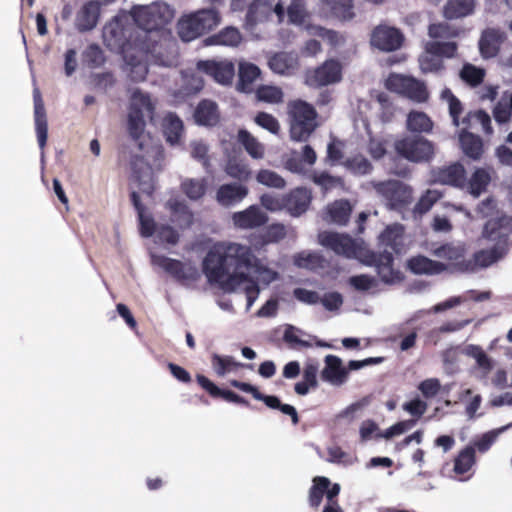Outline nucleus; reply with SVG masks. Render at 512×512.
Masks as SVG:
<instances>
[{
  "label": "nucleus",
  "mask_w": 512,
  "mask_h": 512,
  "mask_svg": "<svg viewBox=\"0 0 512 512\" xmlns=\"http://www.w3.org/2000/svg\"><path fill=\"white\" fill-rule=\"evenodd\" d=\"M475 462V449L472 446H467L455 457L454 472L463 475L471 469Z\"/></svg>",
  "instance_id": "8fccbe9b"
},
{
  "label": "nucleus",
  "mask_w": 512,
  "mask_h": 512,
  "mask_svg": "<svg viewBox=\"0 0 512 512\" xmlns=\"http://www.w3.org/2000/svg\"><path fill=\"white\" fill-rule=\"evenodd\" d=\"M155 47L153 48L148 40H142L139 43H135V49L131 50L122 55L127 69L128 78L132 82H142L146 79L148 74V66L146 61L148 60V53H154Z\"/></svg>",
  "instance_id": "9b49d317"
},
{
  "label": "nucleus",
  "mask_w": 512,
  "mask_h": 512,
  "mask_svg": "<svg viewBox=\"0 0 512 512\" xmlns=\"http://www.w3.org/2000/svg\"><path fill=\"white\" fill-rule=\"evenodd\" d=\"M148 43L154 48V53H148V57L150 56L154 63L165 66L172 67L177 65L178 63V50L177 45L173 41H165L161 43L151 42L148 39Z\"/></svg>",
  "instance_id": "393cba45"
},
{
  "label": "nucleus",
  "mask_w": 512,
  "mask_h": 512,
  "mask_svg": "<svg viewBox=\"0 0 512 512\" xmlns=\"http://www.w3.org/2000/svg\"><path fill=\"white\" fill-rule=\"evenodd\" d=\"M403 42L404 35L399 29L384 24L376 26L370 36L371 46L384 52L400 49Z\"/></svg>",
  "instance_id": "dca6fc26"
},
{
  "label": "nucleus",
  "mask_w": 512,
  "mask_h": 512,
  "mask_svg": "<svg viewBox=\"0 0 512 512\" xmlns=\"http://www.w3.org/2000/svg\"><path fill=\"white\" fill-rule=\"evenodd\" d=\"M505 39L504 33L499 29H485L479 40V50L483 58L489 59L498 55L501 44Z\"/></svg>",
  "instance_id": "cd10ccee"
},
{
  "label": "nucleus",
  "mask_w": 512,
  "mask_h": 512,
  "mask_svg": "<svg viewBox=\"0 0 512 512\" xmlns=\"http://www.w3.org/2000/svg\"><path fill=\"white\" fill-rule=\"evenodd\" d=\"M436 181L441 184L450 185L455 188L465 189V168L460 163H453L449 166L440 168L436 173Z\"/></svg>",
  "instance_id": "7c9ffc66"
},
{
  "label": "nucleus",
  "mask_w": 512,
  "mask_h": 512,
  "mask_svg": "<svg viewBox=\"0 0 512 512\" xmlns=\"http://www.w3.org/2000/svg\"><path fill=\"white\" fill-rule=\"evenodd\" d=\"M265 270L251 247L235 242H216L203 260V272L210 283L221 285L226 291L235 290L241 283L245 287L247 308L258 298L260 289L251 273L260 274Z\"/></svg>",
  "instance_id": "f257e3e1"
},
{
  "label": "nucleus",
  "mask_w": 512,
  "mask_h": 512,
  "mask_svg": "<svg viewBox=\"0 0 512 512\" xmlns=\"http://www.w3.org/2000/svg\"><path fill=\"white\" fill-rule=\"evenodd\" d=\"M363 263L375 267L379 278L386 284L399 283L404 279L401 271L394 268V257L389 251L375 252L368 250L364 255Z\"/></svg>",
  "instance_id": "9d476101"
},
{
  "label": "nucleus",
  "mask_w": 512,
  "mask_h": 512,
  "mask_svg": "<svg viewBox=\"0 0 512 512\" xmlns=\"http://www.w3.org/2000/svg\"><path fill=\"white\" fill-rule=\"evenodd\" d=\"M286 12L289 22L294 25H303L310 17L306 0H290Z\"/></svg>",
  "instance_id": "09e8293b"
},
{
  "label": "nucleus",
  "mask_w": 512,
  "mask_h": 512,
  "mask_svg": "<svg viewBox=\"0 0 512 512\" xmlns=\"http://www.w3.org/2000/svg\"><path fill=\"white\" fill-rule=\"evenodd\" d=\"M325 367L321 371V378L334 385H341L348 379V370L343 366L342 360L335 355H327L324 359Z\"/></svg>",
  "instance_id": "c85d7f7f"
},
{
  "label": "nucleus",
  "mask_w": 512,
  "mask_h": 512,
  "mask_svg": "<svg viewBox=\"0 0 512 512\" xmlns=\"http://www.w3.org/2000/svg\"><path fill=\"white\" fill-rule=\"evenodd\" d=\"M385 86L389 91L403 95L416 102H425L429 97L424 83L413 77L390 74Z\"/></svg>",
  "instance_id": "f8f14e48"
},
{
  "label": "nucleus",
  "mask_w": 512,
  "mask_h": 512,
  "mask_svg": "<svg viewBox=\"0 0 512 512\" xmlns=\"http://www.w3.org/2000/svg\"><path fill=\"white\" fill-rule=\"evenodd\" d=\"M132 180L140 191L151 196L155 190L154 174L151 165L141 155H133L130 160Z\"/></svg>",
  "instance_id": "6ab92c4d"
},
{
  "label": "nucleus",
  "mask_w": 512,
  "mask_h": 512,
  "mask_svg": "<svg viewBox=\"0 0 512 512\" xmlns=\"http://www.w3.org/2000/svg\"><path fill=\"white\" fill-rule=\"evenodd\" d=\"M302 333L300 329L292 325H287L283 334V341L293 349L311 347L312 344L309 341L300 338L299 334Z\"/></svg>",
  "instance_id": "69168bd1"
},
{
  "label": "nucleus",
  "mask_w": 512,
  "mask_h": 512,
  "mask_svg": "<svg viewBox=\"0 0 512 512\" xmlns=\"http://www.w3.org/2000/svg\"><path fill=\"white\" fill-rule=\"evenodd\" d=\"M329 7L331 14L341 20L350 21L355 17L353 0H321Z\"/></svg>",
  "instance_id": "c03bdc74"
},
{
  "label": "nucleus",
  "mask_w": 512,
  "mask_h": 512,
  "mask_svg": "<svg viewBox=\"0 0 512 512\" xmlns=\"http://www.w3.org/2000/svg\"><path fill=\"white\" fill-rule=\"evenodd\" d=\"M507 254L497 248L491 247L476 251L471 258H467L464 266L466 273H474L479 269L487 268L503 259Z\"/></svg>",
  "instance_id": "5701e85b"
},
{
  "label": "nucleus",
  "mask_w": 512,
  "mask_h": 512,
  "mask_svg": "<svg viewBox=\"0 0 512 512\" xmlns=\"http://www.w3.org/2000/svg\"><path fill=\"white\" fill-rule=\"evenodd\" d=\"M433 121L422 111L412 110L407 115L406 127L414 133H430L433 129Z\"/></svg>",
  "instance_id": "37998d69"
},
{
  "label": "nucleus",
  "mask_w": 512,
  "mask_h": 512,
  "mask_svg": "<svg viewBox=\"0 0 512 512\" xmlns=\"http://www.w3.org/2000/svg\"><path fill=\"white\" fill-rule=\"evenodd\" d=\"M221 22V15L216 9H201L182 17L177 24L181 40L190 42L210 32Z\"/></svg>",
  "instance_id": "20e7f679"
},
{
  "label": "nucleus",
  "mask_w": 512,
  "mask_h": 512,
  "mask_svg": "<svg viewBox=\"0 0 512 512\" xmlns=\"http://www.w3.org/2000/svg\"><path fill=\"white\" fill-rule=\"evenodd\" d=\"M235 227L240 229H254L265 225L268 216L257 205H251L243 211L235 212L232 215Z\"/></svg>",
  "instance_id": "4be33fe9"
},
{
  "label": "nucleus",
  "mask_w": 512,
  "mask_h": 512,
  "mask_svg": "<svg viewBox=\"0 0 512 512\" xmlns=\"http://www.w3.org/2000/svg\"><path fill=\"white\" fill-rule=\"evenodd\" d=\"M130 198L138 214L141 235L146 238L151 237L156 231V223L154 219L149 215H145V207L136 191H133L130 194Z\"/></svg>",
  "instance_id": "a19ab883"
},
{
  "label": "nucleus",
  "mask_w": 512,
  "mask_h": 512,
  "mask_svg": "<svg viewBox=\"0 0 512 512\" xmlns=\"http://www.w3.org/2000/svg\"><path fill=\"white\" fill-rule=\"evenodd\" d=\"M511 424L497 428L484 433L479 439L474 442V449L476 448L479 452H487L491 446L495 443L501 433L508 429Z\"/></svg>",
  "instance_id": "e2e57ef3"
},
{
  "label": "nucleus",
  "mask_w": 512,
  "mask_h": 512,
  "mask_svg": "<svg viewBox=\"0 0 512 512\" xmlns=\"http://www.w3.org/2000/svg\"><path fill=\"white\" fill-rule=\"evenodd\" d=\"M34 119H35V130L37 134V140L39 147L43 149L46 146L48 138V123L45 111L44 102L41 93L38 89L34 90Z\"/></svg>",
  "instance_id": "c756f323"
},
{
  "label": "nucleus",
  "mask_w": 512,
  "mask_h": 512,
  "mask_svg": "<svg viewBox=\"0 0 512 512\" xmlns=\"http://www.w3.org/2000/svg\"><path fill=\"white\" fill-rule=\"evenodd\" d=\"M238 141L243 145L246 152L254 159H261L264 156L263 145L247 130L238 131Z\"/></svg>",
  "instance_id": "de8ad7c7"
},
{
  "label": "nucleus",
  "mask_w": 512,
  "mask_h": 512,
  "mask_svg": "<svg viewBox=\"0 0 512 512\" xmlns=\"http://www.w3.org/2000/svg\"><path fill=\"white\" fill-rule=\"evenodd\" d=\"M196 71L210 77L214 82L229 86L235 76V65L231 60L206 59L196 62Z\"/></svg>",
  "instance_id": "4468645a"
},
{
  "label": "nucleus",
  "mask_w": 512,
  "mask_h": 512,
  "mask_svg": "<svg viewBox=\"0 0 512 512\" xmlns=\"http://www.w3.org/2000/svg\"><path fill=\"white\" fill-rule=\"evenodd\" d=\"M293 57L286 52H278L273 54L269 60V68L277 74H286L294 68Z\"/></svg>",
  "instance_id": "864d4df0"
},
{
  "label": "nucleus",
  "mask_w": 512,
  "mask_h": 512,
  "mask_svg": "<svg viewBox=\"0 0 512 512\" xmlns=\"http://www.w3.org/2000/svg\"><path fill=\"white\" fill-rule=\"evenodd\" d=\"M163 134L166 141L172 145L178 144L184 131L183 121L173 112H169L163 118Z\"/></svg>",
  "instance_id": "58836bf2"
},
{
  "label": "nucleus",
  "mask_w": 512,
  "mask_h": 512,
  "mask_svg": "<svg viewBox=\"0 0 512 512\" xmlns=\"http://www.w3.org/2000/svg\"><path fill=\"white\" fill-rule=\"evenodd\" d=\"M194 118L199 125L208 127L216 126L220 121V112L217 103L209 99L201 100L195 109Z\"/></svg>",
  "instance_id": "72a5a7b5"
},
{
  "label": "nucleus",
  "mask_w": 512,
  "mask_h": 512,
  "mask_svg": "<svg viewBox=\"0 0 512 512\" xmlns=\"http://www.w3.org/2000/svg\"><path fill=\"white\" fill-rule=\"evenodd\" d=\"M461 79L472 87L480 85L485 77V71L472 64H465L460 71Z\"/></svg>",
  "instance_id": "680f3d73"
},
{
  "label": "nucleus",
  "mask_w": 512,
  "mask_h": 512,
  "mask_svg": "<svg viewBox=\"0 0 512 512\" xmlns=\"http://www.w3.org/2000/svg\"><path fill=\"white\" fill-rule=\"evenodd\" d=\"M442 97L446 98L449 103V114L452 118V122L455 126L462 124L459 117L463 111L462 103L460 100L451 92L450 89H445L442 92Z\"/></svg>",
  "instance_id": "338daca9"
},
{
  "label": "nucleus",
  "mask_w": 512,
  "mask_h": 512,
  "mask_svg": "<svg viewBox=\"0 0 512 512\" xmlns=\"http://www.w3.org/2000/svg\"><path fill=\"white\" fill-rule=\"evenodd\" d=\"M289 136L295 142H307L319 127L318 113L313 105L301 100H291L287 104Z\"/></svg>",
  "instance_id": "f03ea898"
},
{
  "label": "nucleus",
  "mask_w": 512,
  "mask_h": 512,
  "mask_svg": "<svg viewBox=\"0 0 512 512\" xmlns=\"http://www.w3.org/2000/svg\"><path fill=\"white\" fill-rule=\"evenodd\" d=\"M407 266L416 275H438L448 271V266L445 263L432 260L424 255L411 257L407 261Z\"/></svg>",
  "instance_id": "a878e982"
},
{
  "label": "nucleus",
  "mask_w": 512,
  "mask_h": 512,
  "mask_svg": "<svg viewBox=\"0 0 512 512\" xmlns=\"http://www.w3.org/2000/svg\"><path fill=\"white\" fill-rule=\"evenodd\" d=\"M461 148L466 156L473 160H479L484 152L483 141L480 136L468 132L465 127L459 135Z\"/></svg>",
  "instance_id": "4c0bfd02"
},
{
  "label": "nucleus",
  "mask_w": 512,
  "mask_h": 512,
  "mask_svg": "<svg viewBox=\"0 0 512 512\" xmlns=\"http://www.w3.org/2000/svg\"><path fill=\"white\" fill-rule=\"evenodd\" d=\"M342 65L337 59H327L320 66L308 70L305 82L310 87H324L342 80Z\"/></svg>",
  "instance_id": "ddd939ff"
},
{
  "label": "nucleus",
  "mask_w": 512,
  "mask_h": 512,
  "mask_svg": "<svg viewBox=\"0 0 512 512\" xmlns=\"http://www.w3.org/2000/svg\"><path fill=\"white\" fill-rule=\"evenodd\" d=\"M227 174L240 181H246L250 178L251 172L248 166L236 159H230L226 165Z\"/></svg>",
  "instance_id": "774afa93"
},
{
  "label": "nucleus",
  "mask_w": 512,
  "mask_h": 512,
  "mask_svg": "<svg viewBox=\"0 0 512 512\" xmlns=\"http://www.w3.org/2000/svg\"><path fill=\"white\" fill-rule=\"evenodd\" d=\"M154 114L155 105L150 96L136 89L131 95L127 115V131L134 141H138L145 131V118L152 121Z\"/></svg>",
  "instance_id": "39448f33"
},
{
  "label": "nucleus",
  "mask_w": 512,
  "mask_h": 512,
  "mask_svg": "<svg viewBox=\"0 0 512 512\" xmlns=\"http://www.w3.org/2000/svg\"><path fill=\"white\" fill-rule=\"evenodd\" d=\"M196 381L199 386L205 390L212 398L218 399L221 398L227 402L243 405L246 407L250 406L248 400L244 397L236 394L231 390L221 389L214 382H212L208 377L202 374L196 375Z\"/></svg>",
  "instance_id": "b1692460"
},
{
  "label": "nucleus",
  "mask_w": 512,
  "mask_h": 512,
  "mask_svg": "<svg viewBox=\"0 0 512 512\" xmlns=\"http://www.w3.org/2000/svg\"><path fill=\"white\" fill-rule=\"evenodd\" d=\"M264 6L261 0H232L231 9L233 11H244L246 13V23L250 26L256 25L262 20L261 8Z\"/></svg>",
  "instance_id": "ea45409f"
},
{
  "label": "nucleus",
  "mask_w": 512,
  "mask_h": 512,
  "mask_svg": "<svg viewBox=\"0 0 512 512\" xmlns=\"http://www.w3.org/2000/svg\"><path fill=\"white\" fill-rule=\"evenodd\" d=\"M103 42L105 46L112 52L120 54L121 56L131 50L135 49V43L142 40H148V34L143 36H132L130 28L126 27L122 20L114 17L103 27L102 32Z\"/></svg>",
  "instance_id": "423d86ee"
},
{
  "label": "nucleus",
  "mask_w": 512,
  "mask_h": 512,
  "mask_svg": "<svg viewBox=\"0 0 512 512\" xmlns=\"http://www.w3.org/2000/svg\"><path fill=\"white\" fill-rule=\"evenodd\" d=\"M464 30L447 22L433 23L428 27V35L433 39H452L459 37Z\"/></svg>",
  "instance_id": "49530a36"
},
{
  "label": "nucleus",
  "mask_w": 512,
  "mask_h": 512,
  "mask_svg": "<svg viewBox=\"0 0 512 512\" xmlns=\"http://www.w3.org/2000/svg\"><path fill=\"white\" fill-rule=\"evenodd\" d=\"M319 242L339 255L353 257L356 254L357 246L355 240L349 235L324 232L319 235Z\"/></svg>",
  "instance_id": "412c9836"
},
{
  "label": "nucleus",
  "mask_w": 512,
  "mask_h": 512,
  "mask_svg": "<svg viewBox=\"0 0 512 512\" xmlns=\"http://www.w3.org/2000/svg\"><path fill=\"white\" fill-rule=\"evenodd\" d=\"M212 367L218 376H224L226 373L235 370L239 367H249L251 365L236 362L231 356H221L213 354L211 358Z\"/></svg>",
  "instance_id": "3c124183"
},
{
  "label": "nucleus",
  "mask_w": 512,
  "mask_h": 512,
  "mask_svg": "<svg viewBox=\"0 0 512 512\" xmlns=\"http://www.w3.org/2000/svg\"><path fill=\"white\" fill-rule=\"evenodd\" d=\"M167 207L171 212V221L181 229L189 228L193 223V213L188 206L177 199H170Z\"/></svg>",
  "instance_id": "e433bc0d"
},
{
  "label": "nucleus",
  "mask_w": 512,
  "mask_h": 512,
  "mask_svg": "<svg viewBox=\"0 0 512 512\" xmlns=\"http://www.w3.org/2000/svg\"><path fill=\"white\" fill-rule=\"evenodd\" d=\"M394 148L398 155L414 163L428 162L434 155L433 143L415 135L396 140Z\"/></svg>",
  "instance_id": "6e6552de"
},
{
  "label": "nucleus",
  "mask_w": 512,
  "mask_h": 512,
  "mask_svg": "<svg viewBox=\"0 0 512 512\" xmlns=\"http://www.w3.org/2000/svg\"><path fill=\"white\" fill-rule=\"evenodd\" d=\"M311 193L306 188L298 187L284 195L285 210L292 216H300L307 211L311 203Z\"/></svg>",
  "instance_id": "bb28decb"
},
{
  "label": "nucleus",
  "mask_w": 512,
  "mask_h": 512,
  "mask_svg": "<svg viewBox=\"0 0 512 512\" xmlns=\"http://www.w3.org/2000/svg\"><path fill=\"white\" fill-rule=\"evenodd\" d=\"M465 244L447 242L431 250V254L439 259L447 261L448 270L458 273H466L464 266L467 263Z\"/></svg>",
  "instance_id": "f3484780"
},
{
  "label": "nucleus",
  "mask_w": 512,
  "mask_h": 512,
  "mask_svg": "<svg viewBox=\"0 0 512 512\" xmlns=\"http://www.w3.org/2000/svg\"><path fill=\"white\" fill-rule=\"evenodd\" d=\"M344 166L352 174L358 176L369 174L373 169V166L370 163V161L362 155H356L351 158H348L345 161Z\"/></svg>",
  "instance_id": "052dcab7"
},
{
  "label": "nucleus",
  "mask_w": 512,
  "mask_h": 512,
  "mask_svg": "<svg viewBox=\"0 0 512 512\" xmlns=\"http://www.w3.org/2000/svg\"><path fill=\"white\" fill-rule=\"evenodd\" d=\"M242 41L240 31L232 26H228L220 30L218 33L208 36L204 39L206 46L222 45L236 47Z\"/></svg>",
  "instance_id": "c9c22d12"
},
{
  "label": "nucleus",
  "mask_w": 512,
  "mask_h": 512,
  "mask_svg": "<svg viewBox=\"0 0 512 512\" xmlns=\"http://www.w3.org/2000/svg\"><path fill=\"white\" fill-rule=\"evenodd\" d=\"M491 176L489 172L484 168H477L470 179L466 180L467 191L475 198L479 197L482 193L487 190L490 184Z\"/></svg>",
  "instance_id": "79ce46f5"
},
{
  "label": "nucleus",
  "mask_w": 512,
  "mask_h": 512,
  "mask_svg": "<svg viewBox=\"0 0 512 512\" xmlns=\"http://www.w3.org/2000/svg\"><path fill=\"white\" fill-rule=\"evenodd\" d=\"M511 234L512 216L501 213L486 221L481 232V237L488 242H492V247L508 254Z\"/></svg>",
  "instance_id": "0eeeda50"
},
{
  "label": "nucleus",
  "mask_w": 512,
  "mask_h": 512,
  "mask_svg": "<svg viewBox=\"0 0 512 512\" xmlns=\"http://www.w3.org/2000/svg\"><path fill=\"white\" fill-rule=\"evenodd\" d=\"M372 186L390 209L401 210L412 202V188L399 180L372 182Z\"/></svg>",
  "instance_id": "1a4fd4ad"
},
{
  "label": "nucleus",
  "mask_w": 512,
  "mask_h": 512,
  "mask_svg": "<svg viewBox=\"0 0 512 512\" xmlns=\"http://www.w3.org/2000/svg\"><path fill=\"white\" fill-rule=\"evenodd\" d=\"M101 2L98 0H89L85 2L77 11L74 26L80 33L93 30L100 19Z\"/></svg>",
  "instance_id": "aec40b11"
},
{
  "label": "nucleus",
  "mask_w": 512,
  "mask_h": 512,
  "mask_svg": "<svg viewBox=\"0 0 512 512\" xmlns=\"http://www.w3.org/2000/svg\"><path fill=\"white\" fill-rule=\"evenodd\" d=\"M152 264L162 268L178 281H196L200 276L196 267L165 255H152Z\"/></svg>",
  "instance_id": "a211bd4d"
},
{
  "label": "nucleus",
  "mask_w": 512,
  "mask_h": 512,
  "mask_svg": "<svg viewBox=\"0 0 512 512\" xmlns=\"http://www.w3.org/2000/svg\"><path fill=\"white\" fill-rule=\"evenodd\" d=\"M261 76L260 68L251 63L242 61L238 65V82L236 88L243 93H252L254 91V83Z\"/></svg>",
  "instance_id": "473e14b6"
},
{
  "label": "nucleus",
  "mask_w": 512,
  "mask_h": 512,
  "mask_svg": "<svg viewBox=\"0 0 512 512\" xmlns=\"http://www.w3.org/2000/svg\"><path fill=\"white\" fill-rule=\"evenodd\" d=\"M256 180L262 185L277 189H282L286 185L283 177L269 169H261L256 175Z\"/></svg>",
  "instance_id": "0e129e2a"
},
{
  "label": "nucleus",
  "mask_w": 512,
  "mask_h": 512,
  "mask_svg": "<svg viewBox=\"0 0 512 512\" xmlns=\"http://www.w3.org/2000/svg\"><path fill=\"white\" fill-rule=\"evenodd\" d=\"M256 97L259 101L278 104L283 101V91L276 86L261 85L256 89Z\"/></svg>",
  "instance_id": "13d9d810"
},
{
  "label": "nucleus",
  "mask_w": 512,
  "mask_h": 512,
  "mask_svg": "<svg viewBox=\"0 0 512 512\" xmlns=\"http://www.w3.org/2000/svg\"><path fill=\"white\" fill-rule=\"evenodd\" d=\"M351 212L352 207L347 200H337L327 208L330 221L338 225H345L349 221Z\"/></svg>",
  "instance_id": "a18cd8bd"
},
{
  "label": "nucleus",
  "mask_w": 512,
  "mask_h": 512,
  "mask_svg": "<svg viewBox=\"0 0 512 512\" xmlns=\"http://www.w3.org/2000/svg\"><path fill=\"white\" fill-rule=\"evenodd\" d=\"M312 181L321 187L324 192L330 191L337 187L344 186V180L340 176H333L328 172L313 173Z\"/></svg>",
  "instance_id": "bf43d9fd"
},
{
  "label": "nucleus",
  "mask_w": 512,
  "mask_h": 512,
  "mask_svg": "<svg viewBox=\"0 0 512 512\" xmlns=\"http://www.w3.org/2000/svg\"><path fill=\"white\" fill-rule=\"evenodd\" d=\"M182 192L193 201L201 199L207 190L205 179H186L181 183Z\"/></svg>",
  "instance_id": "603ef678"
},
{
  "label": "nucleus",
  "mask_w": 512,
  "mask_h": 512,
  "mask_svg": "<svg viewBox=\"0 0 512 512\" xmlns=\"http://www.w3.org/2000/svg\"><path fill=\"white\" fill-rule=\"evenodd\" d=\"M130 15L135 24L147 34L169 24L174 18V10L168 4L156 1L149 5H134Z\"/></svg>",
  "instance_id": "7ed1b4c3"
},
{
  "label": "nucleus",
  "mask_w": 512,
  "mask_h": 512,
  "mask_svg": "<svg viewBox=\"0 0 512 512\" xmlns=\"http://www.w3.org/2000/svg\"><path fill=\"white\" fill-rule=\"evenodd\" d=\"M472 121L480 124L482 130L486 134H491L493 132V128L491 126V118L487 112L484 110H477L474 112H469L463 119L462 125L465 129L472 126Z\"/></svg>",
  "instance_id": "6e6d98bb"
},
{
  "label": "nucleus",
  "mask_w": 512,
  "mask_h": 512,
  "mask_svg": "<svg viewBox=\"0 0 512 512\" xmlns=\"http://www.w3.org/2000/svg\"><path fill=\"white\" fill-rule=\"evenodd\" d=\"M230 385L243 392L250 393L254 399L263 401L265 405L271 409L280 410L283 414L291 417L292 423L297 425L299 423V416L294 406L290 404H283L277 396L265 395L259 389L250 383L242 382L239 380H230Z\"/></svg>",
  "instance_id": "2eb2a0df"
},
{
  "label": "nucleus",
  "mask_w": 512,
  "mask_h": 512,
  "mask_svg": "<svg viewBox=\"0 0 512 512\" xmlns=\"http://www.w3.org/2000/svg\"><path fill=\"white\" fill-rule=\"evenodd\" d=\"M475 7V0H448L443 7V16L447 20L464 18L472 15Z\"/></svg>",
  "instance_id": "f704fd0d"
},
{
  "label": "nucleus",
  "mask_w": 512,
  "mask_h": 512,
  "mask_svg": "<svg viewBox=\"0 0 512 512\" xmlns=\"http://www.w3.org/2000/svg\"><path fill=\"white\" fill-rule=\"evenodd\" d=\"M248 192V188L239 183L223 184L216 192V200L220 205L230 207L240 203Z\"/></svg>",
  "instance_id": "2f4dec72"
},
{
  "label": "nucleus",
  "mask_w": 512,
  "mask_h": 512,
  "mask_svg": "<svg viewBox=\"0 0 512 512\" xmlns=\"http://www.w3.org/2000/svg\"><path fill=\"white\" fill-rule=\"evenodd\" d=\"M330 486V480L326 477L317 476L313 479V485L309 490V504L312 507H318L323 496Z\"/></svg>",
  "instance_id": "5fc2aeb1"
},
{
  "label": "nucleus",
  "mask_w": 512,
  "mask_h": 512,
  "mask_svg": "<svg viewBox=\"0 0 512 512\" xmlns=\"http://www.w3.org/2000/svg\"><path fill=\"white\" fill-rule=\"evenodd\" d=\"M458 46L455 42L433 41L426 45L427 53L445 58H453L457 53Z\"/></svg>",
  "instance_id": "4d7b16f0"
}]
</instances>
